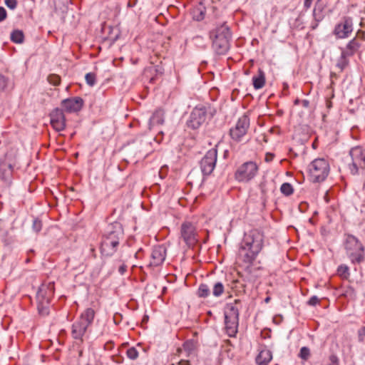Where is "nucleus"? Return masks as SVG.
<instances>
[{
    "label": "nucleus",
    "instance_id": "2",
    "mask_svg": "<svg viewBox=\"0 0 365 365\" xmlns=\"http://www.w3.org/2000/svg\"><path fill=\"white\" fill-rule=\"evenodd\" d=\"M212 39V48L218 55H225L230 48L231 33L225 23L217 26L210 32Z\"/></svg>",
    "mask_w": 365,
    "mask_h": 365
},
{
    "label": "nucleus",
    "instance_id": "47",
    "mask_svg": "<svg viewBox=\"0 0 365 365\" xmlns=\"http://www.w3.org/2000/svg\"><path fill=\"white\" fill-rule=\"evenodd\" d=\"M112 345H113V343L111 341H109L108 342L106 345H105V349H110L112 347Z\"/></svg>",
    "mask_w": 365,
    "mask_h": 365
},
{
    "label": "nucleus",
    "instance_id": "8",
    "mask_svg": "<svg viewBox=\"0 0 365 365\" xmlns=\"http://www.w3.org/2000/svg\"><path fill=\"white\" fill-rule=\"evenodd\" d=\"M258 170L257 164L248 161L241 165L235 172V179L239 182H248L255 177Z\"/></svg>",
    "mask_w": 365,
    "mask_h": 365
},
{
    "label": "nucleus",
    "instance_id": "38",
    "mask_svg": "<svg viewBox=\"0 0 365 365\" xmlns=\"http://www.w3.org/2000/svg\"><path fill=\"white\" fill-rule=\"evenodd\" d=\"M359 341L365 343V327H361L358 331Z\"/></svg>",
    "mask_w": 365,
    "mask_h": 365
},
{
    "label": "nucleus",
    "instance_id": "49",
    "mask_svg": "<svg viewBox=\"0 0 365 365\" xmlns=\"http://www.w3.org/2000/svg\"><path fill=\"white\" fill-rule=\"evenodd\" d=\"M272 158H273V155H272V154H270V155H267V157H266V161H269V160H271Z\"/></svg>",
    "mask_w": 365,
    "mask_h": 365
},
{
    "label": "nucleus",
    "instance_id": "44",
    "mask_svg": "<svg viewBox=\"0 0 365 365\" xmlns=\"http://www.w3.org/2000/svg\"><path fill=\"white\" fill-rule=\"evenodd\" d=\"M127 266L125 264H122L119 267L118 272H120V274H123L125 272Z\"/></svg>",
    "mask_w": 365,
    "mask_h": 365
},
{
    "label": "nucleus",
    "instance_id": "30",
    "mask_svg": "<svg viewBox=\"0 0 365 365\" xmlns=\"http://www.w3.org/2000/svg\"><path fill=\"white\" fill-rule=\"evenodd\" d=\"M126 354L130 359L135 360L138 357L139 351L136 347L133 346L128 349Z\"/></svg>",
    "mask_w": 365,
    "mask_h": 365
},
{
    "label": "nucleus",
    "instance_id": "19",
    "mask_svg": "<svg viewBox=\"0 0 365 365\" xmlns=\"http://www.w3.org/2000/svg\"><path fill=\"white\" fill-rule=\"evenodd\" d=\"M272 359V352L268 349H264L259 353L255 360L258 365H267Z\"/></svg>",
    "mask_w": 365,
    "mask_h": 365
},
{
    "label": "nucleus",
    "instance_id": "33",
    "mask_svg": "<svg viewBox=\"0 0 365 365\" xmlns=\"http://www.w3.org/2000/svg\"><path fill=\"white\" fill-rule=\"evenodd\" d=\"M160 123V116L158 115V113H153L152 117L150 118L149 121V126L150 129H151L152 127L158 125Z\"/></svg>",
    "mask_w": 365,
    "mask_h": 365
},
{
    "label": "nucleus",
    "instance_id": "48",
    "mask_svg": "<svg viewBox=\"0 0 365 365\" xmlns=\"http://www.w3.org/2000/svg\"><path fill=\"white\" fill-rule=\"evenodd\" d=\"M358 35L361 38V39H364V37H365V34L364 32H358Z\"/></svg>",
    "mask_w": 365,
    "mask_h": 365
},
{
    "label": "nucleus",
    "instance_id": "40",
    "mask_svg": "<svg viewBox=\"0 0 365 365\" xmlns=\"http://www.w3.org/2000/svg\"><path fill=\"white\" fill-rule=\"evenodd\" d=\"M5 4L11 9H14L17 6L16 0H5Z\"/></svg>",
    "mask_w": 365,
    "mask_h": 365
},
{
    "label": "nucleus",
    "instance_id": "29",
    "mask_svg": "<svg viewBox=\"0 0 365 365\" xmlns=\"http://www.w3.org/2000/svg\"><path fill=\"white\" fill-rule=\"evenodd\" d=\"M280 191L285 196H289L293 193L294 189L290 183L284 182L281 185Z\"/></svg>",
    "mask_w": 365,
    "mask_h": 365
},
{
    "label": "nucleus",
    "instance_id": "46",
    "mask_svg": "<svg viewBox=\"0 0 365 365\" xmlns=\"http://www.w3.org/2000/svg\"><path fill=\"white\" fill-rule=\"evenodd\" d=\"M301 103L304 108H307L309 106V101L307 99L301 101Z\"/></svg>",
    "mask_w": 365,
    "mask_h": 365
},
{
    "label": "nucleus",
    "instance_id": "10",
    "mask_svg": "<svg viewBox=\"0 0 365 365\" xmlns=\"http://www.w3.org/2000/svg\"><path fill=\"white\" fill-rule=\"evenodd\" d=\"M217 158V148L209 150L201 160L200 169L204 175H210L214 170Z\"/></svg>",
    "mask_w": 365,
    "mask_h": 365
},
{
    "label": "nucleus",
    "instance_id": "17",
    "mask_svg": "<svg viewBox=\"0 0 365 365\" xmlns=\"http://www.w3.org/2000/svg\"><path fill=\"white\" fill-rule=\"evenodd\" d=\"M61 105L67 112H77L82 108L83 101L80 97L70 98L63 100Z\"/></svg>",
    "mask_w": 365,
    "mask_h": 365
},
{
    "label": "nucleus",
    "instance_id": "11",
    "mask_svg": "<svg viewBox=\"0 0 365 365\" xmlns=\"http://www.w3.org/2000/svg\"><path fill=\"white\" fill-rule=\"evenodd\" d=\"M263 234L257 230H253L245 234L242 242L245 244L246 246L260 252L263 247Z\"/></svg>",
    "mask_w": 365,
    "mask_h": 365
},
{
    "label": "nucleus",
    "instance_id": "20",
    "mask_svg": "<svg viewBox=\"0 0 365 365\" xmlns=\"http://www.w3.org/2000/svg\"><path fill=\"white\" fill-rule=\"evenodd\" d=\"M225 329L230 336H235L237 332L239 319H225Z\"/></svg>",
    "mask_w": 365,
    "mask_h": 365
},
{
    "label": "nucleus",
    "instance_id": "37",
    "mask_svg": "<svg viewBox=\"0 0 365 365\" xmlns=\"http://www.w3.org/2000/svg\"><path fill=\"white\" fill-rule=\"evenodd\" d=\"M8 84V78L0 73V91H4Z\"/></svg>",
    "mask_w": 365,
    "mask_h": 365
},
{
    "label": "nucleus",
    "instance_id": "28",
    "mask_svg": "<svg viewBox=\"0 0 365 365\" xmlns=\"http://www.w3.org/2000/svg\"><path fill=\"white\" fill-rule=\"evenodd\" d=\"M349 57L348 56H344V53L341 52V56L336 63V67L343 71L349 64Z\"/></svg>",
    "mask_w": 365,
    "mask_h": 365
},
{
    "label": "nucleus",
    "instance_id": "15",
    "mask_svg": "<svg viewBox=\"0 0 365 365\" xmlns=\"http://www.w3.org/2000/svg\"><path fill=\"white\" fill-rule=\"evenodd\" d=\"M51 125L58 132L63 130L66 128V118L62 110L56 108L51 114Z\"/></svg>",
    "mask_w": 365,
    "mask_h": 365
},
{
    "label": "nucleus",
    "instance_id": "51",
    "mask_svg": "<svg viewBox=\"0 0 365 365\" xmlns=\"http://www.w3.org/2000/svg\"><path fill=\"white\" fill-rule=\"evenodd\" d=\"M166 289H167V288H166L165 287H164L162 289V290H161V295H162L163 294L165 293Z\"/></svg>",
    "mask_w": 365,
    "mask_h": 365
},
{
    "label": "nucleus",
    "instance_id": "6",
    "mask_svg": "<svg viewBox=\"0 0 365 365\" xmlns=\"http://www.w3.org/2000/svg\"><path fill=\"white\" fill-rule=\"evenodd\" d=\"M54 292L53 282L43 283L39 287L36 299L38 302V309L41 314H48V304L53 297Z\"/></svg>",
    "mask_w": 365,
    "mask_h": 365
},
{
    "label": "nucleus",
    "instance_id": "13",
    "mask_svg": "<svg viewBox=\"0 0 365 365\" xmlns=\"http://www.w3.org/2000/svg\"><path fill=\"white\" fill-rule=\"evenodd\" d=\"M352 31V19L349 16H345L335 26L333 34L338 38H346Z\"/></svg>",
    "mask_w": 365,
    "mask_h": 365
},
{
    "label": "nucleus",
    "instance_id": "35",
    "mask_svg": "<svg viewBox=\"0 0 365 365\" xmlns=\"http://www.w3.org/2000/svg\"><path fill=\"white\" fill-rule=\"evenodd\" d=\"M86 81L89 86H93L96 83V75L93 73H88L85 76Z\"/></svg>",
    "mask_w": 365,
    "mask_h": 365
},
{
    "label": "nucleus",
    "instance_id": "22",
    "mask_svg": "<svg viewBox=\"0 0 365 365\" xmlns=\"http://www.w3.org/2000/svg\"><path fill=\"white\" fill-rule=\"evenodd\" d=\"M225 319H239V309L233 304H227L225 309Z\"/></svg>",
    "mask_w": 365,
    "mask_h": 365
},
{
    "label": "nucleus",
    "instance_id": "50",
    "mask_svg": "<svg viewBox=\"0 0 365 365\" xmlns=\"http://www.w3.org/2000/svg\"><path fill=\"white\" fill-rule=\"evenodd\" d=\"M300 103H301V101L299 99H296L294 101V104L295 105H299Z\"/></svg>",
    "mask_w": 365,
    "mask_h": 365
},
{
    "label": "nucleus",
    "instance_id": "18",
    "mask_svg": "<svg viewBox=\"0 0 365 365\" xmlns=\"http://www.w3.org/2000/svg\"><path fill=\"white\" fill-rule=\"evenodd\" d=\"M361 41L354 37L344 48H340L341 52L344 53V56H352L361 47Z\"/></svg>",
    "mask_w": 365,
    "mask_h": 365
},
{
    "label": "nucleus",
    "instance_id": "52",
    "mask_svg": "<svg viewBox=\"0 0 365 365\" xmlns=\"http://www.w3.org/2000/svg\"><path fill=\"white\" fill-rule=\"evenodd\" d=\"M269 300H270V297H268L265 298L264 302L266 303H268L269 302Z\"/></svg>",
    "mask_w": 365,
    "mask_h": 365
},
{
    "label": "nucleus",
    "instance_id": "41",
    "mask_svg": "<svg viewBox=\"0 0 365 365\" xmlns=\"http://www.w3.org/2000/svg\"><path fill=\"white\" fill-rule=\"evenodd\" d=\"M319 302V299L317 296H312L308 301L307 304L310 306H315Z\"/></svg>",
    "mask_w": 365,
    "mask_h": 365
},
{
    "label": "nucleus",
    "instance_id": "5",
    "mask_svg": "<svg viewBox=\"0 0 365 365\" xmlns=\"http://www.w3.org/2000/svg\"><path fill=\"white\" fill-rule=\"evenodd\" d=\"M310 180L313 182L324 181L329 173V163L324 158L314 160L308 166Z\"/></svg>",
    "mask_w": 365,
    "mask_h": 365
},
{
    "label": "nucleus",
    "instance_id": "1",
    "mask_svg": "<svg viewBox=\"0 0 365 365\" xmlns=\"http://www.w3.org/2000/svg\"><path fill=\"white\" fill-rule=\"evenodd\" d=\"M123 237V229L119 222H114L108 226L106 235L101 245V252L106 257L112 256L119 245V242Z\"/></svg>",
    "mask_w": 365,
    "mask_h": 365
},
{
    "label": "nucleus",
    "instance_id": "9",
    "mask_svg": "<svg viewBox=\"0 0 365 365\" xmlns=\"http://www.w3.org/2000/svg\"><path fill=\"white\" fill-rule=\"evenodd\" d=\"M250 126V118L244 115L240 117L235 125L230 128V135L235 142H240L242 138L246 135Z\"/></svg>",
    "mask_w": 365,
    "mask_h": 365
},
{
    "label": "nucleus",
    "instance_id": "42",
    "mask_svg": "<svg viewBox=\"0 0 365 365\" xmlns=\"http://www.w3.org/2000/svg\"><path fill=\"white\" fill-rule=\"evenodd\" d=\"M6 17V11L4 7L0 6V21L4 20Z\"/></svg>",
    "mask_w": 365,
    "mask_h": 365
},
{
    "label": "nucleus",
    "instance_id": "43",
    "mask_svg": "<svg viewBox=\"0 0 365 365\" xmlns=\"http://www.w3.org/2000/svg\"><path fill=\"white\" fill-rule=\"evenodd\" d=\"M313 1L314 0H304V9L306 11L311 7Z\"/></svg>",
    "mask_w": 365,
    "mask_h": 365
},
{
    "label": "nucleus",
    "instance_id": "34",
    "mask_svg": "<svg viewBox=\"0 0 365 365\" xmlns=\"http://www.w3.org/2000/svg\"><path fill=\"white\" fill-rule=\"evenodd\" d=\"M309 355H310V351L307 347L303 346L301 348L299 354V356L301 359H302L304 360H307L309 358Z\"/></svg>",
    "mask_w": 365,
    "mask_h": 365
},
{
    "label": "nucleus",
    "instance_id": "14",
    "mask_svg": "<svg viewBox=\"0 0 365 365\" xmlns=\"http://www.w3.org/2000/svg\"><path fill=\"white\" fill-rule=\"evenodd\" d=\"M181 237L188 246L193 245L196 241V232L195 226L189 222H185L181 225Z\"/></svg>",
    "mask_w": 365,
    "mask_h": 365
},
{
    "label": "nucleus",
    "instance_id": "32",
    "mask_svg": "<svg viewBox=\"0 0 365 365\" xmlns=\"http://www.w3.org/2000/svg\"><path fill=\"white\" fill-rule=\"evenodd\" d=\"M48 81L53 86H58L60 84L61 78L58 75L51 74L48 76Z\"/></svg>",
    "mask_w": 365,
    "mask_h": 365
},
{
    "label": "nucleus",
    "instance_id": "3",
    "mask_svg": "<svg viewBox=\"0 0 365 365\" xmlns=\"http://www.w3.org/2000/svg\"><path fill=\"white\" fill-rule=\"evenodd\" d=\"M346 254L354 264L365 261L364 247L354 235H349L345 242Z\"/></svg>",
    "mask_w": 365,
    "mask_h": 365
},
{
    "label": "nucleus",
    "instance_id": "27",
    "mask_svg": "<svg viewBox=\"0 0 365 365\" xmlns=\"http://www.w3.org/2000/svg\"><path fill=\"white\" fill-rule=\"evenodd\" d=\"M11 39L13 42L21 43L24 41V34L21 31L15 30L11 34Z\"/></svg>",
    "mask_w": 365,
    "mask_h": 365
},
{
    "label": "nucleus",
    "instance_id": "25",
    "mask_svg": "<svg viewBox=\"0 0 365 365\" xmlns=\"http://www.w3.org/2000/svg\"><path fill=\"white\" fill-rule=\"evenodd\" d=\"M225 287L220 282H217L213 284L212 287V295L215 297H220L224 293Z\"/></svg>",
    "mask_w": 365,
    "mask_h": 365
},
{
    "label": "nucleus",
    "instance_id": "24",
    "mask_svg": "<svg viewBox=\"0 0 365 365\" xmlns=\"http://www.w3.org/2000/svg\"><path fill=\"white\" fill-rule=\"evenodd\" d=\"M337 274L343 279H348L350 277L349 267L346 264H340L337 267Z\"/></svg>",
    "mask_w": 365,
    "mask_h": 365
},
{
    "label": "nucleus",
    "instance_id": "7",
    "mask_svg": "<svg viewBox=\"0 0 365 365\" xmlns=\"http://www.w3.org/2000/svg\"><path fill=\"white\" fill-rule=\"evenodd\" d=\"M207 117V110L205 106L195 107L190 114L186 125L188 128L192 130L198 129L206 121Z\"/></svg>",
    "mask_w": 365,
    "mask_h": 365
},
{
    "label": "nucleus",
    "instance_id": "31",
    "mask_svg": "<svg viewBox=\"0 0 365 365\" xmlns=\"http://www.w3.org/2000/svg\"><path fill=\"white\" fill-rule=\"evenodd\" d=\"M322 8L317 7V5L314 6L313 10V17L316 22H319L323 19Z\"/></svg>",
    "mask_w": 365,
    "mask_h": 365
},
{
    "label": "nucleus",
    "instance_id": "12",
    "mask_svg": "<svg viewBox=\"0 0 365 365\" xmlns=\"http://www.w3.org/2000/svg\"><path fill=\"white\" fill-rule=\"evenodd\" d=\"M349 154L352 160L351 171L356 174L359 168H365V149L356 146L351 149Z\"/></svg>",
    "mask_w": 365,
    "mask_h": 365
},
{
    "label": "nucleus",
    "instance_id": "23",
    "mask_svg": "<svg viewBox=\"0 0 365 365\" xmlns=\"http://www.w3.org/2000/svg\"><path fill=\"white\" fill-rule=\"evenodd\" d=\"M253 86L258 90L262 88L265 84V75L262 69L258 70L257 76L252 77Z\"/></svg>",
    "mask_w": 365,
    "mask_h": 365
},
{
    "label": "nucleus",
    "instance_id": "45",
    "mask_svg": "<svg viewBox=\"0 0 365 365\" xmlns=\"http://www.w3.org/2000/svg\"><path fill=\"white\" fill-rule=\"evenodd\" d=\"M170 365H190V363L188 361L186 360H180L176 364H171Z\"/></svg>",
    "mask_w": 365,
    "mask_h": 365
},
{
    "label": "nucleus",
    "instance_id": "36",
    "mask_svg": "<svg viewBox=\"0 0 365 365\" xmlns=\"http://www.w3.org/2000/svg\"><path fill=\"white\" fill-rule=\"evenodd\" d=\"M42 227V223L41 221L38 219H35L33 222L32 228L36 232H38L41 231Z\"/></svg>",
    "mask_w": 365,
    "mask_h": 365
},
{
    "label": "nucleus",
    "instance_id": "4",
    "mask_svg": "<svg viewBox=\"0 0 365 365\" xmlns=\"http://www.w3.org/2000/svg\"><path fill=\"white\" fill-rule=\"evenodd\" d=\"M95 312L91 308L86 309L80 316V319L72 325L71 334L73 339L83 341L88 327L92 324Z\"/></svg>",
    "mask_w": 365,
    "mask_h": 365
},
{
    "label": "nucleus",
    "instance_id": "54",
    "mask_svg": "<svg viewBox=\"0 0 365 365\" xmlns=\"http://www.w3.org/2000/svg\"><path fill=\"white\" fill-rule=\"evenodd\" d=\"M138 346L140 349H142L141 346L140 344L138 345Z\"/></svg>",
    "mask_w": 365,
    "mask_h": 365
},
{
    "label": "nucleus",
    "instance_id": "16",
    "mask_svg": "<svg viewBox=\"0 0 365 365\" xmlns=\"http://www.w3.org/2000/svg\"><path fill=\"white\" fill-rule=\"evenodd\" d=\"M259 253V252L246 246L245 244L242 242L238 251V258L245 263L251 264Z\"/></svg>",
    "mask_w": 365,
    "mask_h": 365
},
{
    "label": "nucleus",
    "instance_id": "21",
    "mask_svg": "<svg viewBox=\"0 0 365 365\" xmlns=\"http://www.w3.org/2000/svg\"><path fill=\"white\" fill-rule=\"evenodd\" d=\"M205 6L202 2H200L192 9V18L196 21H201L205 18Z\"/></svg>",
    "mask_w": 365,
    "mask_h": 365
},
{
    "label": "nucleus",
    "instance_id": "26",
    "mask_svg": "<svg viewBox=\"0 0 365 365\" xmlns=\"http://www.w3.org/2000/svg\"><path fill=\"white\" fill-rule=\"evenodd\" d=\"M210 294V289L206 284H200L197 289V296L201 298H206Z\"/></svg>",
    "mask_w": 365,
    "mask_h": 365
},
{
    "label": "nucleus",
    "instance_id": "39",
    "mask_svg": "<svg viewBox=\"0 0 365 365\" xmlns=\"http://www.w3.org/2000/svg\"><path fill=\"white\" fill-rule=\"evenodd\" d=\"M152 257L153 258V262H151V264L157 266L158 264V262H157V260H158V257H160V252L157 250H154L152 253Z\"/></svg>",
    "mask_w": 365,
    "mask_h": 365
},
{
    "label": "nucleus",
    "instance_id": "53",
    "mask_svg": "<svg viewBox=\"0 0 365 365\" xmlns=\"http://www.w3.org/2000/svg\"><path fill=\"white\" fill-rule=\"evenodd\" d=\"M318 25V22H317L314 25H312V29H315Z\"/></svg>",
    "mask_w": 365,
    "mask_h": 365
}]
</instances>
